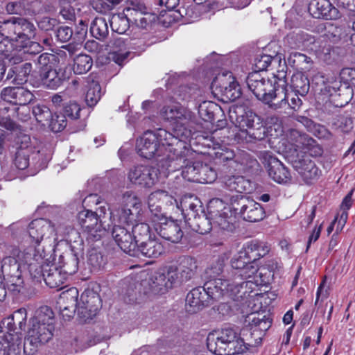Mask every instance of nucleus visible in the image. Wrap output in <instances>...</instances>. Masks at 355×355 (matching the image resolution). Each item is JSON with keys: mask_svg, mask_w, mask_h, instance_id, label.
Wrapping results in <instances>:
<instances>
[{"mask_svg": "<svg viewBox=\"0 0 355 355\" xmlns=\"http://www.w3.org/2000/svg\"><path fill=\"white\" fill-rule=\"evenodd\" d=\"M54 228L52 222L44 218L33 220L28 227V237L21 244V249L15 246L8 248L9 255L1 261V270L9 291L18 293L24 287L22 266L31 268L35 263L54 260V245L51 236Z\"/></svg>", "mask_w": 355, "mask_h": 355, "instance_id": "1", "label": "nucleus"}, {"mask_svg": "<svg viewBox=\"0 0 355 355\" xmlns=\"http://www.w3.org/2000/svg\"><path fill=\"white\" fill-rule=\"evenodd\" d=\"M55 318L53 311L48 306H43L37 311L36 316L31 320V327L24 344V350L32 355L36 349L47 342L53 336Z\"/></svg>", "mask_w": 355, "mask_h": 355, "instance_id": "2", "label": "nucleus"}, {"mask_svg": "<svg viewBox=\"0 0 355 355\" xmlns=\"http://www.w3.org/2000/svg\"><path fill=\"white\" fill-rule=\"evenodd\" d=\"M174 145H178L177 138L172 133L159 128L155 132L146 131L137 139L136 150L141 157L151 159L155 155L160 156L164 150L176 151V148H171Z\"/></svg>", "mask_w": 355, "mask_h": 355, "instance_id": "3", "label": "nucleus"}, {"mask_svg": "<svg viewBox=\"0 0 355 355\" xmlns=\"http://www.w3.org/2000/svg\"><path fill=\"white\" fill-rule=\"evenodd\" d=\"M243 340L232 328L209 333L207 338L209 350L216 355H234L241 351Z\"/></svg>", "mask_w": 355, "mask_h": 355, "instance_id": "4", "label": "nucleus"}, {"mask_svg": "<svg viewBox=\"0 0 355 355\" xmlns=\"http://www.w3.org/2000/svg\"><path fill=\"white\" fill-rule=\"evenodd\" d=\"M234 123L239 128L234 136L238 142L262 140L266 135V129L261 119L252 111L237 115Z\"/></svg>", "mask_w": 355, "mask_h": 355, "instance_id": "5", "label": "nucleus"}, {"mask_svg": "<svg viewBox=\"0 0 355 355\" xmlns=\"http://www.w3.org/2000/svg\"><path fill=\"white\" fill-rule=\"evenodd\" d=\"M0 31L10 36L15 42V49L26 46L35 35L34 24L25 18L12 17L0 22Z\"/></svg>", "mask_w": 355, "mask_h": 355, "instance_id": "6", "label": "nucleus"}, {"mask_svg": "<svg viewBox=\"0 0 355 355\" xmlns=\"http://www.w3.org/2000/svg\"><path fill=\"white\" fill-rule=\"evenodd\" d=\"M263 102L272 110L288 115L298 111L302 105L299 96L288 92L286 86L279 85L274 87L273 92H269Z\"/></svg>", "mask_w": 355, "mask_h": 355, "instance_id": "7", "label": "nucleus"}, {"mask_svg": "<svg viewBox=\"0 0 355 355\" xmlns=\"http://www.w3.org/2000/svg\"><path fill=\"white\" fill-rule=\"evenodd\" d=\"M161 114L173 126L172 135L177 138L178 145H183L182 141L190 135L187 126L192 119V113L183 107L171 105L164 107L161 110Z\"/></svg>", "mask_w": 355, "mask_h": 355, "instance_id": "8", "label": "nucleus"}, {"mask_svg": "<svg viewBox=\"0 0 355 355\" xmlns=\"http://www.w3.org/2000/svg\"><path fill=\"white\" fill-rule=\"evenodd\" d=\"M221 200H211L208 206V214L216 227L221 230L220 238L219 240L216 239L212 236L209 241L211 246H220L223 244V241L227 237V234L225 232H232L235 230L234 220L235 217L230 213L229 207H224L223 209L214 210V207H223Z\"/></svg>", "mask_w": 355, "mask_h": 355, "instance_id": "9", "label": "nucleus"}, {"mask_svg": "<svg viewBox=\"0 0 355 355\" xmlns=\"http://www.w3.org/2000/svg\"><path fill=\"white\" fill-rule=\"evenodd\" d=\"M244 282H234L232 278H213L205 282L201 287L206 292V297L211 300H219L224 297L235 300L243 288Z\"/></svg>", "mask_w": 355, "mask_h": 355, "instance_id": "10", "label": "nucleus"}, {"mask_svg": "<svg viewBox=\"0 0 355 355\" xmlns=\"http://www.w3.org/2000/svg\"><path fill=\"white\" fill-rule=\"evenodd\" d=\"M0 355H20L21 337L13 318H4L0 324Z\"/></svg>", "mask_w": 355, "mask_h": 355, "instance_id": "11", "label": "nucleus"}, {"mask_svg": "<svg viewBox=\"0 0 355 355\" xmlns=\"http://www.w3.org/2000/svg\"><path fill=\"white\" fill-rule=\"evenodd\" d=\"M105 218L89 209L80 211L77 216L79 225L87 234V239L92 241L100 240L107 233L110 223H106Z\"/></svg>", "mask_w": 355, "mask_h": 355, "instance_id": "12", "label": "nucleus"}, {"mask_svg": "<svg viewBox=\"0 0 355 355\" xmlns=\"http://www.w3.org/2000/svg\"><path fill=\"white\" fill-rule=\"evenodd\" d=\"M213 94L224 101H234L241 94L239 85L230 71L218 73L211 84Z\"/></svg>", "mask_w": 355, "mask_h": 355, "instance_id": "13", "label": "nucleus"}, {"mask_svg": "<svg viewBox=\"0 0 355 355\" xmlns=\"http://www.w3.org/2000/svg\"><path fill=\"white\" fill-rule=\"evenodd\" d=\"M141 206L140 199L133 192L124 193L121 199V208L116 214L119 224L130 225L138 220Z\"/></svg>", "mask_w": 355, "mask_h": 355, "instance_id": "14", "label": "nucleus"}, {"mask_svg": "<svg viewBox=\"0 0 355 355\" xmlns=\"http://www.w3.org/2000/svg\"><path fill=\"white\" fill-rule=\"evenodd\" d=\"M55 259L49 263L45 261L35 263L31 268L29 266H26L30 272L33 271L36 272L37 274L42 272L44 280L50 288H58L64 284L68 276L59 266L53 263Z\"/></svg>", "mask_w": 355, "mask_h": 355, "instance_id": "15", "label": "nucleus"}, {"mask_svg": "<svg viewBox=\"0 0 355 355\" xmlns=\"http://www.w3.org/2000/svg\"><path fill=\"white\" fill-rule=\"evenodd\" d=\"M128 178L134 184L150 188L157 182V169L147 165L135 166L130 169Z\"/></svg>", "mask_w": 355, "mask_h": 355, "instance_id": "16", "label": "nucleus"}, {"mask_svg": "<svg viewBox=\"0 0 355 355\" xmlns=\"http://www.w3.org/2000/svg\"><path fill=\"white\" fill-rule=\"evenodd\" d=\"M260 159L267 168L269 176L274 181L282 183L290 180L291 175L288 169L270 152H261Z\"/></svg>", "mask_w": 355, "mask_h": 355, "instance_id": "17", "label": "nucleus"}, {"mask_svg": "<svg viewBox=\"0 0 355 355\" xmlns=\"http://www.w3.org/2000/svg\"><path fill=\"white\" fill-rule=\"evenodd\" d=\"M156 232L165 240L172 243H179L183 237V232L176 220L152 218Z\"/></svg>", "mask_w": 355, "mask_h": 355, "instance_id": "18", "label": "nucleus"}, {"mask_svg": "<svg viewBox=\"0 0 355 355\" xmlns=\"http://www.w3.org/2000/svg\"><path fill=\"white\" fill-rule=\"evenodd\" d=\"M112 236L119 247L125 253L132 257L138 256L137 241L131 232L121 224H114L112 230Z\"/></svg>", "mask_w": 355, "mask_h": 355, "instance_id": "19", "label": "nucleus"}, {"mask_svg": "<svg viewBox=\"0 0 355 355\" xmlns=\"http://www.w3.org/2000/svg\"><path fill=\"white\" fill-rule=\"evenodd\" d=\"M247 85L254 96L262 102L270 92H273L272 83L258 71L250 73L247 77Z\"/></svg>", "mask_w": 355, "mask_h": 355, "instance_id": "20", "label": "nucleus"}, {"mask_svg": "<svg viewBox=\"0 0 355 355\" xmlns=\"http://www.w3.org/2000/svg\"><path fill=\"white\" fill-rule=\"evenodd\" d=\"M101 307V300L99 295L93 290H85L81 295L78 313L87 319L92 318Z\"/></svg>", "mask_w": 355, "mask_h": 355, "instance_id": "21", "label": "nucleus"}, {"mask_svg": "<svg viewBox=\"0 0 355 355\" xmlns=\"http://www.w3.org/2000/svg\"><path fill=\"white\" fill-rule=\"evenodd\" d=\"M14 164L19 170L26 169L29 166V157L35 153L31 145V137L26 135L18 137L16 142Z\"/></svg>", "mask_w": 355, "mask_h": 355, "instance_id": "22", "label": "nucleus"}, {"mask_svg": "<svg viewBox=\"0 0 355 355\" xmlns=\"http://www.w3.org/2000/svg\"><path fill=\"white\" fill-rule=\"evenodd\" d=\"M176 284V277L173 269H166L159 270L153 275L150 286L155 293L163 294L173 287Z\"/></svg>", "mask_w": 355, "mask_h": 355, "instance_id": "23", "label": "nucleus"}, {"mask_svg": "<svg viewBox=\"0 0 355 355\" xmlns=\"http://www.w3.org/2000/svg\"><path fill=\"white\" fill-rule=\"evenodd\" d=\"M293 167L304 181L308 184L317 180L321 173L315 162L307 155L304 156L302 159L295 160L293 163Z\"/></svg>", "mask_w": 355, "mask_h": 355, "instance_id": "24", "label": "nucleus"}, {"mask_svg": "<svg viewBox=\"0 0 355 355\" xmlns=\"http://www.w3.org/2000/svg\"><path fill=\"white\" fill-rule=\"evenodd\" d=\"M1 98L14 105H26L33 99V94L22 87H6L1 93Z\"/></svg>", "mask_w": 355, "mask_h": 355, "instance_id": "25", "label": "nucleus"}, {"mask_svg": "<svg viewBox=\"0 0 355 355\" xmlns=\"http://www.w3.org/2000/svg\"><path fill=\"white\" fill-rule=\"evenodd\" d=\"M169 269H173L176 284L189 280L197 268L196 261L191 257H183L179 260L178 266H169Z\"/></svg>", "mask_w": 355, "mask_h": 355, "instance_id": "26", "label": "nucleus"}, {"mask_svg": "<svg viewBox=\"0 0 355 355\" xmlns=\"http://www.w3.org/2000/svg\"><path fill=\"white\" fill-rule=\"evenodd\" d=\"M78 291L74 287L61 293L58 303L63 316L71 318L76 310L78 311Z\"/></svg>", "mask_w": 355, "mask_h": 355, "instance_id": "27", "label": "nucleus"}, {"mask_svg": "<svg viewBox=\"0 0 355 355\" xmlns=\"http://www.w3.org/2000/svg\"><path fill=\"white\" fill-rule=\"evenodd\" d=\"M206 296V292L201 287L192 289L186 297V311L190 314L196 313L203 307L209 305L210 303Z\"/></svg>", "mask_w": 355, "mask_h": 355, "instance_id": "28", "label": "nucleus"}, {"mask_svg": "<svg viewBox=\"0 0 355 355\" xmlns=\"http://www.w3.org/2000/svg\"><path fill=\"white\" fill-rule=\"evenodd\" d=\"M240 214L245 220L255 223L261 220L265 216V211L262 206L248 198H241Z\"/></svg>", "mask_w": 355, "mask_h": 355, "instance_id": "29", "label": "nucleus"}, {"mask_svg": "<svg viewBox=\"0 0 355 355\" xmlns=\"http://www.w3.org/2000/svg\"><path fill=\"white\" fill-rule=\"evenodd\" d=\"M309 10L315 18L331 20L339 16L338 9L329 0H312Z\"/></svg>", "mask_w": 355, "mask_h": 355, "instance_id": "30", "label": "nucleus"}, {"mask_svg": "<svg viewBox=\"0 0 355 355\" xmlns=\"http://www.w3.org/2000/svg\"><path fill=\"white\" fill-rule=\"evenodd\" d=\"M243 256L247 254L250 261H255L268 254L270 250V245L263 241L253 240L248 242L242 247Z\"/></svg>", "mask_w": 355, "mask_h": 355, "instance_id": "31", "label": "nucleus"}, {"mask_svg": "<svg viewBox=\"0 0 355 355\" xmlns=\"http://www.w3.org/2000/svg\"><path fill=\"white\" fill-rule=\"evenodd\" d=\"M138 256L139 253L148 258H157L164 252V248L157 239L149 238L146 241H141L137 245Z\"/></svg>", "mask_w": 355, "mask_h": 355, "instance_id": "32", "label": "nucleus"}, {"mask_svg": "<svg viewBox=\"0 0 355 355\" xmlns=\"http://www.w3.org/2000/svg\"><path fill=\"white\" fill-rule=\"evenodd\" d=\"M221 183L230 191H235L238 193L250 192V181L241 175H223L221 178Z\"/></svg>", "mask_w": 355, "mask_h": 355, "instance_id": "33", "label": "nucleus"}, {"mask_svg": "<svg viewBox=\"0 0 355 355\" xmlns=\"http://www.w3.org/2000/svg\"><path fill=\"white\" fill-rule=\"evenodd\" d=\"M199 204V200L192 196H185L181 200L179 209L182 211V214L185 215L188 223L199 216L198 211L200 210Z\"/></svg>", "mask_w": 355, "mask_h": 355, "instance_id": "34", "label": "nucleus"}, {"mask_svg": "<svg viewBox=\"0 0 355 355\" xmlns=\"http://www.w3.org/2000/svg\"><path fill=\"white\" fill-rule=\"evenodd\" d=\"M59 268L69 277L76 273L78 269V258L72 252L60 256Z\"/></svg>", "mask_w": 355, "mask_h": 355, "instance_id": "35", "label": "nucleus"}, {"mask_svg": "<svg viewBox=\"0 0 355 355\" xmlns=\"http://www.w3.org/2000/svg\"><path fill=\"white\" fill-rule=\"evenodd\" d=\"M259 268L255 261H250L240 270L234 272L232 278L234 282H244L243 286H248L249 284H252V281H243L245 279L253 277L258 272Z\"/></svg>", "mask_w": 355, "mask_h": 355, "instance_id": "36", "label": "nucleus"}, {"mask_svg": "<svg viewBox=\"0 0 355 355\" xmlns=\"http://www.w3.org/2000/svg\"><path fill=\"white\" fill-rule=\"evenodd\" d=\"M291 87L293 95L305 96L309 90V81L308 78L302 73L293 75L291 80Z\"/></svg>", "mask_w": 355, "mask_h": 355, "instance_id": "37", "label": "nucleus"}, {"mask_svg": "<svg viewBox=\"0 0 355 355\" xmlns=\"http://www.w3.org/2000/svg\"><path fill=\"white\" fill-rule=\"evenodd\" d=\"M290 140L295 150L300 152H305L313 142V140L306 135L301 134L295 130L291 131Z\"/></svg>", "mask_w": 355, "mask_h": 355, "instance_id": "38", "label": "nucleus"}, {"mask_svg": "<svg viewBox=\"0 0 355 355\" xmlns=\"http://www.w3.org/2000/svg\"><path fill=\"white\" fill-rule=\"evenodd\" d=\"M101 96V87L98 80L89 77L88 80L87 91L85 95V101L88 106H94Z\"/></svg>", "mask_w": 355, "mask_h": 355, "instance_id": "39", "label": "nucleus"}, {"mask_svg": "<svg viewBox=\"0 0 355 355\" xmlns=\"http://www.w3.org/2000/svg\"><path fill=\"white\" fill-rule=\"evenodd\" d=\"M163 191L158 190L150 193L148 197V203L153 218L160 219L163 216L162 212V200Z\"/></svg>", "mask_w": 355, "mask_h": 355, "instance_id": "40", "label": "nucleus"}, {"mask_svg": "<svg viewBox=\"0 0 355 355\" xmlns=\"http://www.w3.org/2000/svg\"><path fill=\"white\" fill-rule=\"evenodd\" d=\"M211 220L210 215H209L208 217L202 214L194 218V219L189 221L188 223L194 231L200 234H205L209 232L212 228V223Z\"/></svg>", "mask_w": 355, "mask_h": 355, "instance_id": "41", "label": "nucleus"}, {"mask_svg": "<svg viewBox=\"0 0 355 355\" xmlns=\"http://www.w3.org/2000/svg\"><path fill=\"white\" fill-rule=\"evenodd\" d=\"M93 65L91 56L86 54H79L73 59V71L76 74H84L89 71Z\"/></svg>", "mask_w": 355, "mask_h": 355, "instance_id": "42", "label": "nucleus"}, {"mask_svg": "<svg viewBox=\"0 0 355 355\" xmlns=\"http://www.w3.org/2000/svg\"><path fill=\"white\" fill-rule=\"evenodd\" d=\"M90 32L93 37L101 40L108 35V25L104 17H96L92 22Z\"/></svg>", "mask_w": 355, "mask_h": 355, "instance_id": "43", "label": "nucleus"}, {"mask_svg": "<svg viewBox=\"0 0 355 355\" xmlns=\"http://www.w3.org/2000/svg\"><path fill=\"white\" fill-rule=\"evenodd\" d=\"M248 318L251 328L254 331H266L271 326V321L262 313H251Z\"/></svg>", "mask_w": 355, "mask_h": 355, "instance_id": "44", "label": "nucleus"}, {"mask_svg": "<svg viewBox=\"0 0 355 355\" xmlns=\"http://www.w3.org/2000/svg\"><path fill=\"white\" fill-rule=\"evenodd\" d=\"M42 84L51 89H57L62 83V79L55 69H49L41 75Z\"/></svg>", "mask_w": 355, "mask_h": 355, "instance_id": "45", "label": "nucleus"}, {"mask_svg": "<svg viewBox=\"0 0 355 355\" xmlns=\"http://www.w3.org/2000/svg\"><path fill=\"white\" fill-rule=\"evenodd\" d=\"M110 22L112 30L120 35L125 33L129 28V20L124 13L113 15Z\"/></svg>", "mask_w": 355, "mask_h": 355, "instance_id": "46", "label": "nucleus"}, {"mask_svg": "<svg viewBox=\"0 0 355 355\" xmlns=\"http://www.w3.org/2000/svg\"><path fill=\"white\" fill-rule=\"evenodd\" d=\"M291 39L292 43L297 48L309 49L312 44L315 43V38L311 35L304 31H299L294 33Z\"/></svg>", "mask_w": 355, "mask_h": 355, "instance_id": "47", "label": "nucleus"}, {"mask_svg": "<svg viewBox=\"0 0 355 355\" xmlns=\"http://www.w3.org/2000/svg\"><path fill=\"white\" fill-rule=\"evenodd\" d=\"M198 170V182L202 184H210L215 181L217 174L215 170L207 164L200 163Z\"/></svg>", "mask_w": 355, "mask_h": 355, "instance_id": "48", "label": "nucleus"}, {"mask_svg": "<svg viewBox=\"0 0 355 355\" xmlns=\"http://www.w3.org/2000/svg\"><path fill=\"white\" fill-rule=\"evenodd\" d=\"M33 114L36 120L42 125L46 126L49 123L52 116V112L50 109L44 105H37L33 108Z\"/></svg>", "mask_w": 355, "mask_h": 355, "instance_id": "49", "label": "nucleus"}, {"mask_svg": "<svg viewBox=\"0 0 355 355\" xmlns=\"http://www.w3.org/2000/svg\"><path fill=\"white\" fill-rule=\"evenodd\" d=\"M132 232L135 241H137V245L143 241L142 240L150 238V227L145 223L135 225L132 228Z\"/></svg>", "mask_w": 355, "mask_h": 355, "instance_id": "50", "label": "nucleus"}, {"mask_svg": "<svg viewBox=\"0 0 355 355\" xmlns=\"http://www.w3.org/2000/svg\"><path fill=\"white\" fill-rule=\"evenodd\" d=\"M200 163V162H195L188 164L184 166L182 170V175L183 178L190 182H198Z\"/></svg>", "mask_w": 355, "mask_h": 355, "instance_id": "51", "label": "nucleus"}, {"mask_svg": "<svg viewBox=\"0 0 355 355\" xmlns=\"http://www.w3.org/2000/svg\"><path fill=\"white\" fill-rule=\"evenodd\" d=\"M52 225L54 228L53 233L56 236L60 235L64 237L73 230L70 223L64 219L55 220V222L52 223Z\"/></svg>", "mask_w": 355, "mask_h": 355, "instance_id": "52", "label": "nucleus"}, {"mask_svg": "<svg viewBox=\"0 0 355 355\" xmlns=\"http://www.w3.org/2000/svg\"><path fill=\"white\" fill-rule=\"evenodd\" d=\"M228 259L227 256L223 254L217 258L207 270V273L211 277L215 278L223 271L225 263Z\"/></svg>", "mask_w": 355, "mask_h": 355, "instance_id": "53", "label": "nucleus"}, {"mask_svg": "<svg viewBox=\"0 0 355 355\" xmlns=\"http://www.w3.org/2000/svg\"><path fill=\"white\" fill-rule=\"evenodd\" d=\"M15 41H12L10 36L4 32L0 33V54L4 55L6 58L10 56L8 52H11L15 47Z\"/></svg>", "mask_w": 355, "mask_h": 355, "instance_id": "54", "label": "nucleus"}, {"mask_svg": "<svg viewBox=\"0 0 355 355\" xmlns=\"http://www.w3.org/2000/svg\"><path fill=\"white\" fill-rule=\"evenodd\" d=\"M67 123L65 115L52 114L49 123H46V126H49L53 132H58L64 130Z\"/></svg>", "mask_w": 355, "mask_h": 355, "instance_id": "55", "label": "nucleus"}, {"mask_svg": "<svg viewBox=\"0 0 355 355\" xmlns=\"http://www.w3.org/2000/svg\"><path fill=\"white\" fill-rule=\"evenodd\" d=\"M71 3L62 0L60 1V15L67 21H73L76 18V10Z\"/></svg>", "mask_w": 355, "mask_h": 355, "instance_id": "56", "label": "nucleus"}, {"mask_svg": "<svg viewBox=\"0 0 355 355\" xmlns=\"http://www.w3.org/2000/svg\"><path fill=\"white\" fill-rule=\"evenodd\" d=\"M144 44V38L139 37L138 38V40H137V38L132 37H127L124 38L123 37H117L113 40V46L116 47H121L123 45H129V46H135L137 45L139 47L141 46Z\"/></svg>", "mask_w": 355, "mask_h": 355, "instance_id": "57", "label": "nucleus"}, {"mask_svg": "<svg viewBox=\"0 0 355 355\" xmlns=\"http://www.w3.org/2000/svg\"><path fill=\"white\" fill-rule=\"evenodd\" d=\"M122 0H99L94 3V8L98 12L104 13L111 10Z\"/></svg>", "mask_w": 355, "mask_h": 355, "instance_id": "58", "label": "nucleus"}, {"mask_svg": "<svg viewBox=\"0 0 355 355\" xmlns=\"http://www.w3.org/2000/svg\"><path fill=\"white\" fill-rule=\"evenodd\" d=\"M340 82L349 86L355 87V69L345 68L340 73Z\"/></svg>", "mask_w": 355, "mask_h": 355, "instance_id": "59", "label": "nucleus"}, {"mask_svg": "<svg viewBox=\"0 0 355 355\" xmlns=\"http://www.w3.org/2000/svg\"><path fill=\"white\" fill-rule=\"evenodd\" d=\"M243 252H244V250L242 248L231 261L232 267L234 269H236V271L240 270L245 266V265L250 261V259H248L247 254L243 256L244 253H242Z\"/></svg>", "mask_w": 355, "mask_h": 355, "instance_id": "60", "label": "nucleus"}, {"mask_svg": "<svg viewBox=\"0 0 355 355\" xmlns=\"http://www.w3.org/2000/svg\"><path fill=\"white\" fill-rule=\"evenodd\" d=\"M272 61V57L268 55H261L254 59V71L261 72L266 70Z\"/></svg>", "mask_w": 355, "mask_h": 355, "instance_id": "61", "label": "nucleus"}, {"mask_svg": "<svg viewBox=\"0 0 355 355\" xmlns=\"http://www.w3.org/2000/svg\"><path fill=\"white\" fill-rule=\"evenodd\" d=\"M81 108L76 102L70 101L66 104L64 107V115L72 119H76L80 117V112Z\"/></svg>", "mask_w": 355, "mask_h": 355, "instance_id": "62", "label": "nucleus"}, {"mask_svg": "<svg viewBox=\"0 0 355 355\" xmlns=\"http://www.w3.org/2000/svg\"><path fill=\"white\" fill-rule=\"evenodd\" d=\"M215 105L210 103H204L199 107V114L201 118L205 121H212L214 119V113L212 108Z\"/></svg>", "mask_w": 355, "mask_h": 355, "instance_id": "63", "label": "nucleus"}, {"mask_svg": "<svg viewBox=\"0 0 355 355\" xmlns=\"http://www.w3.org/2000/svg\"><path fill=\"white\" fill-rule=\"evenodd\" d=\"M10 316L11 318H13V321L15 324H18V329L19 330L22 331L25 329L26 321L27 318V313L26 309L21 308L14 312V313Z\"/></svg>", "mask_w": 355, "mask_h": 355, "instance_id": "64", "label": "nucleus"}]
</instances>
